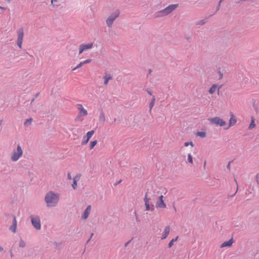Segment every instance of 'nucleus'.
<instances>
[{
  "instance_id": "obj_57",
  "label": "nucleus",
  "mask_w": 259,
  "mask_h": 259,
  "mask_svg": "<svg viewBox=\"0 0 259 259\" xmlns=\"http://www.w3.org/2000/svg\"><path fill=\"white\" fill-rule=\"evenodd\" d=\"M206 165V161H204V167H205Z\"/></svg>"
},
{
  "instance_id": "obj_5",
  "label": "nucleus",
  "mask_w": 259,
  "mask_h": 259,
  "mask_svg": "<svg viewBox=\"0 0 259 259\" xmlns=\"http://www.w3.org/2000/svg\"><path fill=\"white\" fill-rule=\"evenodd\" d=\"M18 38L17 40V44L19 48H22V45L23 42L24 36V30L23 27H21L17 31Z\"/></svg>"
},
{
  "instance_id": "obj_9",
  "label": "nucleus",
  "mask_w": 259,
  "mask_h": 259,
  "mask_svg": "<svg viewBox=\"0 0 259 259\" xmlns=\"http://www.w3.org/2000/svg\"><path fill=\"white\" fill-rule=\"evenodd\" d=\"M144 200L145 201V206H146V210H154V205L153 204H151V207L150 206V205L149 204V199L148 198V197H147V192L145 194V197L144 198Z\"/></svg>"
},
{
  "instance_id": "obj_35",
  "label": "nucleus",
  "mask_w": 259,
  "mask_h": 259,
  "mask_svg": "<svg viewBox=\"0 0 259 259\" xmlns=\"http://www.w3.org/2000/svg\"><path fill=\"white\" fill-rule=\"evenodd\" d=\"M92 61V60L91 59H87L83 62H82L83 63V64H88V63H90V62H91Z\"/></svg>"
},
{
  "instance_id": "obj_22",
  "label": "nucleus",
  "mask_w": 259,
  "mask_h": 259,
  "mask_svg": "<svg viewBox=\"0 0 259 259\" xmlns=\"http://www.w3.org/2000/svg\"><path fill=\"white\" fill-rule=\"evenodd\" d=\"M155 97L154 96H153V98L149 104V108H150V111L151 110L152 108H153V107L154 106V103H155Z\"/></svg>"
},
{
  "instance_id": "obj_61",
  "label": "nucleus",
  "mask_w": 259,
  "mask_h": 259,
  "mask_svg": "<svg viewBox=\"0 0 259 259\" xmlns=\"http://www.w3.org/2000/svg\"><path fill=\"white\" fill-rule=\"evenodd\" d=\"M212 15H213V14L212 15H210V16H209L208 17H210V16H212Z\"/></svg>"
},
{
  "instance_id": "obj_41",
  "label": "nucleus",
  "mask_w": 259,
  "mask_h": 259,
  "mask_svg": "<svg viewBox=\"0 0 259 259\" xmlns=\"http://www.w3.org/2000/svg\"><path fill=\"white\" fill-rule=\"evenodd\" d=\"M67 178L68 180H71V179H72L71 174L69 172H68L67 174Z\"/></svg>"
},
{
  "instance_id": "obj_15",
  "label": "nucleus",
  "mask_w": 259,
  "mask_h": 259,
  "mask_svg": "<svg viewBox=\"0 0 259 259\" xmlns=\"http://www.w3.org/2000/svg\"><path fill=\"white\" fill-rule=\"evenodd\" d=\"M233 242H234V240H233V238H232L229 240L223 242L221 245L220 247L223 248L225 247H231L232 245V244Z\"/></svg>"
},
{
  "instance_id": "obj_14",
  "label": "nucleus",
  "mask_w": 259,
  "mask_h": 259,
  "mask_svg": "<svg viewBox=\"0 0 259 259\" xmlns=\"http://www.w3.org/2000/svg\"><path fill=\"white\" fill-rule=\"evenodd\" d=\"M91 210V205H88L85 210L84 211L83 213L82 214L81 218L83 220L87 219L89 215L90 212Z\"/></svg>"
},
{
  "instance_id": "obj_23",
  "label": "nucleus",
  "mask_w": 259,
  "mask_h": 259,
  "mask_svg": "<svg viewBox=\"0 0 259 259\" xmlns=\"http://www.w3.org/2000/svg\"><path fill=\"white\" fill-rule=\"evenodd\" d=\"M32 120L33 119H32V118H29L28 119H27L25 120V121L24 122V125L25 126H28V125H31Z\"/></svg>"
},
{
  "instance_id": "obj_31",
  "label": "nucleus",
  "mask_w": 259,
  "mask_h": 259,
  "mask_svg": "<svg viewBox=\"0 0 259 259\" xmlns=\"http://www.w3.org/2000/svg\"><path fill=\"white\" fill-rule=\"evenodd\" d=\"M188 161L190 163H193V157L191 154L188 155Z\"/></svg>"
},
{
  "instance_id": "obj_17",
  "label": "nucleus",
  "mask_w": 259,
  "mask_h": 259,
  "mask_svg": "<svg viewBox=\"0 0 259 259\" xmlns=\"http://www.w3.org/2000/svg\"><path fill=\"white\" fill-rule=\"evenodd\" d=\"M103 78L104 79V84L106 85H107L109 80H112L113 77L110 74L106 73L105 75L103 76Z\"/></svg>"
},
{
  "instance_id": "obj_48",
  "label": "nucleus",
  "mask_w": 259,
  "mask_h": 259,
  "mask_svg": "<svg viewBox=\"0 0 259 259\" xmlns=\"http://www.w3.org/2000/svg\"><path fill=\"white\" fill-rule=\"evenodd\" d=\"M10 255H11V257H13V256H14V254H13V252H12V250H10Z\"/></svg>"
},
{
  "instance_id": "obj_59",
  "label": "nucleus",
  "mask_w": 259,
  "mask_h": 259,
  "mask_svg": "<svg viewBox=\"0 0 259 259\" xmlns=\"http://www.w3.org/2000/svg\"><path fill=\"white\" fill-rule=\"evenodd\" d=\"M2 121L0 120V125L2 124Z\"/></svg>"
},
{
  "instance_id": "obj_13",
  "label": "nucleus",
  "mask_w": 259,
  "mask_h": 259,
  "mask_svg": "<svg viewBox=\"0 0 259 259\" xmlns=\"http://www.w3.org/2000/svg\"><path fill=\"white\" fill-rule=\"evenodd\" d=\"M17 228V221L16 216H13V222L12 225L10 227L9 230H11L13 233H15L16 231Z\"/></svg>"
},
{
  "instance_id": "obj_28",
  "label": "nucleus",
  "mask_w": 259,
  "mask_h": 259,
  "mask_svg": "<svg viewBox=\"0 0 259 259\" xmlns=\"http://www.w3.org/2000/svg\"><path fill=\"white\" fill-rule=\"evenodd\" d=\"M81 176V175L80 174H77L73 179V181H75L76 182H78L80 177Z\"/></svg>"
},
{
  "instance_id": "obj_8",
  "label": "nucleus",
  "mask_w": 259,
  "mask_h": 259,
  "mask_svg": "<svg viewBox=\"0 0 259 259\" xmlns=\"http://www.w3.org/2000/svg\"><path fill=\"white\" fill-rule=\"evenodd\" d=\"M95 133L94 130H91L89 131L85 136H84L83 138V140L81 142V145H86L89 141L90 139L93 136Z\"/></svg>"
},
{
  "instance_id": "obj_33",
  "label": "nucleus",
  "mask_w": 259,
  "mask_h": 259,
  "mask_svg": "<svg viewBox=\"0 0 259 259\" xmlns=\"http://www.w3.org/2000/svg\"><path fill=\"white\" fill-rule=\"evenodd\" d=\"M77 182L75 181H73V183L72 184V186L73 188V189L75 190L77 188Z\"/></svg>"
},
{
  "instance_id": "obj_52",
  "label": "nucleus",
  "mask_w": 259,
  "mask_h": 259,
  "mask_svg": "<svg viewBox=\"0 0 259 259\" xmlns=\"http://www.w3.org/2000/svg\"><path fill=\"white\" fill-rule=\"evenodd\" d=\"M0 9H1L2 10H5L6 8L0 6Z\"/></svg>"
},
{
  "instance_id": "obj_42",
  "label": "nucleus",
  "mask_w": 259,
  "mask_h": 259,
  "mask_svg": "<svg viewBox=\"0 0 259 259\" xmlns=\"http://www.w3.org/2000/svg\"><path fill=\"white\" fill-rule=\"evenodd\" d=\"M94 233H92V234H91V237H90V238L88 240V241H87V243H88V242L90 241V240L91 239V238H92V237L94 236Z\"/></svg>"
},
{
  "instance_id": "obj_46",
  "label": "nucleus",
  "mask_w": 259,
  "mask_h": 259,
  "mask_svg": "<svg viewBox=\"0 0 259 259\" xmlns=\"http://www.w3.org/2000/svg\"><path fill=\"white\" fill-rule=\"evenodd\" d=\"M147 92L150 95H152V92L151 91H149V90H147Z\"/></svg>"
},
{
  "instance_id": "obj_25",
  "label": "nucleus",
  "mask_w": 259,
  "mask_h": 259,
  "mask_svg": "<svg viewBox=\"0 0 259 259\" xmlns=\"http://www.w3.org/2000/svg\"><path fill=\"white\" fill-rule=\"evenodd\" d=\"M197 136H199L201 138H204L206 137V133L205 132H198L196 134Z\"/></svg>"
},
{
  "instance_id": "obj_29",
  "label": "nucleus",
  "mask_w": 259,
  "mask_h": 259,
  "mask_svg": "<svg viewBox=\"0 0 259 259\" xmlns=\"http://www.w3.org/2000/svg\"><path fill=\"white\" fill-rule=\"evenodd\" d=\"M218 73L219 75V79H221L223 76V73L221 71V68L218 69Z\"/></svg>"
},
{
  "instance_id": "obj_3",
  "label": "nucleus",
  "mask_w": 259,
  "mask_h": 259,
  "mask_svg": "<svg viewBox=\"0 0 259 259\" xmlns=\"http://www.w3.org/2000/svg\"><path fill=\"white\" fill-rule=\"evenodd\" d=\"M120 11L119 10H116L111 15L106 19V22L107 25L109 27H111L113 22L118 17L120 14Z\"/></svg>"
},
{
  "instance_id": "obj_26",
  "label": "nucleus",
  "mask_w": 259,
  "mask_h": 259,
  "mask_svg": "<svg viewBox=\"0 0 259 259\" xmlns=\"http://www.w3.org/2000/svg\"><path fill=\"white\" fill-rule=\"evenodd\" d=\"M255 126V124L254 123V119L252 117L251 121L250 123L248 128L249 130L252 129Z\"/></svg>"
},
{
  "instance_id": "obj_10",
  "label": "nucleus",
  "mask_w": 259,
  "mask_h": 259,
  "mask_svg": "<svg viewBox=\"0 0 259 259\" xmlns=\"http://www.w3.org/2000/svg\"><path fill=\"white\" fill-rule=\"evenodd\" d=\"M163 198V196L162 195L159 196L158 200L156 203V207L157 208H164L166 207V206L164 202Z\"/></svg>"
},
{
  "instance_id": "obj_39",
  "label": "nucleus",
  "mask_w": 259,
  "mask_h": 259,
  "mask_svg": "<svg viewBox=\"0 0 259 259\" xmlns=\"http://www.w3.org/2000/svg\"><path fill=\"white\" fill-rule=\"evenodd\" d=\"M77 106L78 107V109L80 110V108H83V107L81 104H77Z\"/></svg>"
},
{
  "instance_id": "obj_45",
  "label": "nucleus",
  "mask_w": 259,
  "mask_h": 259,
  "mask_svg": "<svg viewBox=\"0 0 259 259\" xmlns=\"http://www.w3.org/2000/svg\"><path fill=\"white\" fill-rule=\"evenodd\" d=\"M122 180H120L119 181H117L115 184V186H117L118 185V184H119L121 182Z\"/></svg>"
},
{
  "instance_id": "obj_27",
  "label": "nucleus",
  "mask_w": 259,
  "mask_h": 259,
  "mask_svg": "<svg viewBox=\"0 0 259 259\" xmlns=\"http://www.w3.org/2000/svg\"><path fill=\"white\" fill-rule=\"evenodd\" d=\"M19 245L20 247L23 248V247H25L26 243L25 242V241L22 239H21L20 241V242H19Z\"/></svg>"
},
{
  "instance_id": "obj_20",
  "label": "nucleus",
  "mask_w": 259,
  "mask_h": 259,
  "mask_svg": "<svg viewBox=\"0 0 259 259\" xmlns=\"http://www.w3.org/2000/svg\"><path fill=\"white\" fill-rule=\"evenodd\" d=\"M178 239V236H177L175 238H173L172 240H170V241L168 244V247L170 248L172 246L174 245V243L177 241Z\"/></svg>"
},
{
  "instance_id": "obj_11",
  "label": "nucleus",
  "mask_w": 259,
  "mask_h": 259,
  "mask_svg": "<svg viewBox=\"0 0 259 259\" xmlns=\"http://www.w3.org/2000/svg\"><path fill=\"white\" fill-rule=\"evenodd\" d=\"M93 46V43L80 45L79 46V54H81L84 50H87L92 48Z\"/></svg>"
},
{
  "instance_id": "obj_1",
  "label": "nucleus",
  "mask_w": 259,
  "mask_h": 259,
  "mask_svg": "<svg viewBox=\"0 0 259 259\" xmlns=\"http://www.w3.org/2000/svg\"><path fill=\"white\" fill-rule=\"evenodd\" d=\"M59 197L58 194L55 193L52 191L48 192L45 198V202L49 207H54L56 205L59 201Z\"/></svg>"
},
{
  "instance_id": "obj_47",
  "label": "nucleus",
  "mask_w": 259,
  "mask_h": 259,
  "mask_svg": "<svg viewBox=\"0 0 259 259\" xmlns=\"http://www.w3.org/2000/svg\"><path fill=\"white\" fill-rule=\"evenodd\" d=\"M151 72H152V70L151 69H149L148 70V74L147 75V77H148L149 74H150L151 73Z\"/></svg>"
},
{
  "instance_id": "obj_37",
  "label": "nucleus",
  "mask_w": 259,
  "mask_h": 259,
  "mask_svg": "<svg viewBox=\"0 0 259 259\" xmlns=\"http://www.w3.org/2000/svg\"><path fill=\"white\" fill-rule=\"evenodd\" d=\"M237 191H238V187H237V190H236V192L233 195H229L228 196V198H231V197H233L236 194Z\"/></svg>"
},
{
  "instance_id": "obj_38",
  "label": "nucleus",
  "mask_w": 259,
  "mask_h": 259,
  "mask_svg": "<svg viewBox=\"0 0 259 259\" xmlns=\"http://www.w3.org/2000/svg\"><path fill=\"white\" fill-rule=\"evenodd\" d=\"M134 213H135V214L136 215V221L137 222H140V220L139 218L138 217L137 214V212H136V211L134 212Z\"/></svg>"
},
{
  "instance_id": "obj_16",
  "label": "nucleus",
  "mask_w": 259,
  "mask_h": 259,
  "mask_svg": "<svg viewBox=\"0 0 259 259\" xmlns=\"http://www.w3.org/2000/svg\"><path fill=\"white\" fill-rule=\"evenodd\" d=\"M170 231V227L169 226H166L164 230V231L162 234V236L161 237V239H165L167 236L168 235Z\"/></svg>"
},
{
  "instance_id": "obj_12",
  "label": "nucleus",
  "mask_w": 259,
  "mask_h": 259,
  "mask_svg": "<svg viewBox=\"0 0 259 259\" xmlns=\"http://www.w3.org/2000/svg\"><path fill=\"white\" fill-rule=\"evenodd\" d=\"M230 115L231 117L229 120V124L227 127H224L225 130H227L230 127L234 125L237 122V119H236L235 117L234 116L233 113L232 112H230Z\"/></svg>"
},
{
  "instance_id": "obj_4",
  "label": "nucleus",
  "mask_w": 259,
  "mask_h": 259,
  "mask_svg": "<svg viewBox=\"0 0 259 259\" xmlns=\"http://www.w3.org/2000/svg\"><path fill=\"white\" fill-rule=\"evenodd\" d=\"M22 149L20 145H18L17 147V151H14L13 154L11 156V160L13 161H16L19 159L20 157L22 156Z\"/></svg>"
},
{
  "instance_id": "obj_32",
  "label": "nucleus",
  "mask_w": 259,
  "mask_h": 259,
  "mask_svg": "<svg viewBox=\"0 0 259 259\" xmlns=\"http://www.w3.org/2000/svg\"><path fill=\"white\" fill-rule=\"evenodd\" d=\"M189 145H190L192 147H193L194 146L193 143L191 141L190 142H185L184 143V146L186 147H187Z\"/></svg>"
},
{
  "instance_id": "obj_50",
  "label": "nucleus",
  "mask_w": 259,
  "mask_h": 259,
  "mask_svg": "<svg viewBox=\"0 0 259 259\" xmlns=\"http://www.w3.org/2000/svg\"><path fill=\"white\" fill-rule=\"evenodd\" d=\"M0 251H4V248L1 246H0Z\"/></svg>"
},
{
  "instance_id": "obj_51",
  "label": "nucleus",
  "mask_w": 259,
  "mask_h": 259,
  "mask_svg": "<svg viewBox=\"0 0 259 259\" xmlns=\"http://www.w3.org/2000/svg\"><path fill=\"white\" fill-rule=\"evenodd\" d=\"M39 93H37V94L35 95V98H37V97L39 96Z\"/></svg>"
},
{
  "instance_id": "obj_24",
  "label": "nucleus",
  "mask_w": 259,
  "mask_h": 259,
  "mask_svg": "<svg viewBox=\"0 0 259 259\" xmlns=\"http://www.w3.org/2000/svg\"><path fill=\"white\" fill-rule=\"evenodd\" d=\"M97 140H94L93 141H91L90 142V149L91 150L94 148V147L97 145Z\"/></svg>"
},
{
  "instance_id": "obj_7",
  "label": "nucleus",
  "mask_w": 259,
  "mask_h": 259,
  "mask_svg": "<svg viewBox=\"0 0 259 259\" xmlns=\"http://www.w3.org/2000/svg\"><path fill=\"white\" fill-rule=\"evenodd\" d=\"M209 120L211 123L220 125V126H223L226 124V121L219 117L209 118Z\"/></svg>"
},
{
  "instance_id": "obj_34",
  "label": "nucleus",
  "mask_w": 259,
  "mask_h": 259,
  "mask_svg": "<svg viewBox=\"0 0 259 259\" xmlns=\"http://www.w3.org/2000/svg\"><path fill=\"white\" fill-rule=\"evenodd\" d=\"M83 63L81 62L80 63H79V64H78V65L77 66H76L75 68H74L73 69H72V71H74L76 69H78V68H80L81 67H82L83 66Z\"/></svg>"
},
{
  "instance_id": "obj_55",
  "label": "nucleus",
  "mask_w": 259,
  "mask_h": 259,
  "mask_svg": "<svg viewBox=\"0 0 259 259\" xmlns=\"http://www.w3.org/2000/svg\"><path fill=\"white\" fill-rule=\"evenodd\" d=\"M6 1H7L8 3H10L11 2V0H5Z\"/></svg>"
},
{
  "instance_id": "obj_18",
  "label": "nucleus",
  "mask_w": 259,
  "mask_h": 259,
  "mask_svg": "<svg viewBox=\"0 0 259 259\" xmlns=\"http://www.w3.org/2000/svg\"><path fill=\"white\" fill-rule=\"evenodd\" d=\"M100 117H99V121L101 122H104L105 120V117L104 113L103 112V109L101 108L100 109Z\"/></svg>"
},
{
  "instance_id": "obj_54",
  "label": "nucleus",
  "mask_w": 259,
  "mask_h": 259,
  "mask_svg": "<svg viewBox=\"0 0 259 259\" xmlns=\"http://www.w3.org/2000/svg\"><path fill=\"white\" fill-rule=\"evenodd\" d=\"M186 38L188 40H189V39H190V37H186Z\"/></svg>"
},
{
  "instance_id": "obj_40",
  "label": "nucleus",
  "mask_w": 259,
  "mask_h": 259,
  "mask_svg": "<svg viewBox=\"0 0 259 259\" xmlns=\"http://www.w3.org/2000/svg\"><path fill=\"white\" fill-rule=\"evenodd\" d=\"M53 244L56 246L58 247L59 246V245L61 244V243H58L56 241L54 242Z\"/></svg>"
},
{
  "instance_id": "obj_56",
  "label": "nucleus",
  "mask_w": 259,
  "mask_h": 259,
  "mask_svg": "<svg viewBox=\"0 0 259 259\" xmlns=\"http://www.w3.org/2000/svg\"><path fill=\"white\" fill-rule=\"evenodd\" d=\"M54 1H56V0H51V3H52V4H53V2Z\"/></svg>"
},
{
  "instance_id": "obj_58",
  "label": "nucleus",
  "mask_w": 259,
  "mask_h": 259,
  "mask_svg": "<svg viewBox=\"0 0 259 259\" xmlns=\"http://www.w3.org/2000/svg\"><path fill=\"white\" fill-rule=\"evenodd\" d=\"M221 87H222V85H220V86L219 87V89H218V91H219V89H220Z\"/></svg>"
},
{
  "instance_id": "obj_21",
  "label": "nucleus",
  "mask_w": 259,
  "mask_h": 259,
  "mask_svg": "<svg viewBox=\"0 0 259 259\" xmlns=\"http://www.w3.org/2000/svg\"><path fill=\"white\" fill-rule=\"evenodd\" d=\"M79 113L80 115L82 116H86L88 115V111L86 109L83 108H80L79 110Z\"/></svg>"
},
{
  "instance_id": "obj_44",
  "label": "nucleus",
  "mask_w": 259,
  "mask_h": 259,
  "mask_svg": "<svg viewBox=\"0 0 259 259\" xmlns=\"http://www.w3.org/2000/svg\"><path fill=\"white\" fill-rule=\"evenodd\" d=\"M131 241V240H129L128 241L126 242L125 244H124V246L125 247H126L128 244L130 243V242Z\"/></svg>"
},
{
  "instance_id": "obj_60",
  "label": "nucleus",
  "mask_w": 259,
  "mask_h": 259,
  "mask_svg": "<svg viewBox=\"0 0 259 259\" xmlns=\"http://www.w3.org/2000/svg\"><path fill=\"white\" fill-rule=\"evenodd\" d=\"M116 118H115V119H114V122H115V121H116Z\"/></svg>"
},
{
  "instance_id": "obj_53",
  "label": "nucleus",
  "mask_w": 259,
  "mask_h": 259,
  "mask_svg": "<svg viewBox=\"0 0 259 259\" xmlns=\"http://www.w3.org/2000/svg\"><path fill=\"white\" fill-rule=\"evenodd\" d=\"M223 1V0H220L219 2V5H220L221 4V3Z\"/></svg>"
},
{
  "instance_id": "obj_19",
  "label": "nucleus",
  "mask_w": 259,
  "mask_h": 259,
  "mask_svg": "<svg viewBox=\"0 0 259 259\" xmlns=\"http://www.w3.org/2000/svg\"><path fill=\"white\" fill-rule=\"evenodd\" d=\"M217 88H218V85L215 84H213L209 89V90H208L209 93L210 94H213L215 92Z\"/></svg>"
},
{
  "instance_id": "obj_30",
  "label": "nucleus",
  "mask_w": 259,
  "mask_h": 259,
  "mask_svg": "<svg viewBox=\"0 0 259 259\" xmlns=\"http://www.w3.org/2000/svg\"><path fill=\"white\" fill-rule=\"evenodd\" d=\"M205 23H206V21H205V20L203 19V20H201L197 22L196 24L203 25L205 24Z\"/></svg>"
},
{
  "instance_id": "obj_36",
  "label": "nucleus",
  "mask_w": 259,
  "mask_h": 259,
  "mask_svg": "<svg viewBox=\"0 0 259 259\" xmlns=\"http://www.w3.org/2000/svg\"><path fill=\"white\" fill-rule=\"evenodd\" d=\"M232 162H233V160L229 161L228 164V165H227V169H228L229 171L230 170V164H231V163Z\"/></svg>"
},
{
  "instance_id": "obj_49",
  "label": "nucleus",
  "mask_w": 259,
  "mask_h": 259,
  "mask_svg": "<svg viewBox=\"0 0 259 259\" xmlns=\"http://www.w3.org/2000/svg\"><path fill=\"white\" fill-rule=\"evenodd\" d=\"M35 100V98H33L31 100L30 104H31Z\"/></svg>"
},
{
  "instance_id": "obj_2",
  "label": "nucleus",
  "mask_w": 259,
  "mask_h": 259,
  "mask_svg": "<svg viewBox=\"0 0 259 259\" xmlns=\"http://www.w3.org/2000/svg\"><path fill=\"white\" fill-rule=\"evenodd\" d=\"M178 6V4L170 5L164 9L157 12L156 18L166 16L175 10Z\"/></svg>"
},
{
  "instance_id": "obj_6",
  "label": "nucleus",
  "mask_w": 259,
  "mask_h": 259,
  "mask_svg": "<svg viewBox=\"0 0 259 259\" xmlns=\"http://www.w3.org/2000/svg\"><path fill=\"white\" fill-rule=\"evenodd\" d=\"M30 218L31 219L32 225L34 228L36 230H40L41 228V223L39 217L37 215L35 217L31 215Z\"/></svg>"
},
{
  "instance_id": "obj_43",
  "label": "nucleus",
  "mask_w": 259,
  "mask_h": 259,
  "mask_svg": "<svg viewBox=\"0 0 259 259\" xmlns=\"http://www.w3.org/2000/svg\"><path fill=\"white\" fill-rule=\"evenodd\" d=\"M220 6H221V5L218 4V6H217V7L216 11H215V13H216L217 12H218V11L220 10Z\"/></svg>"
}]
</instances>
